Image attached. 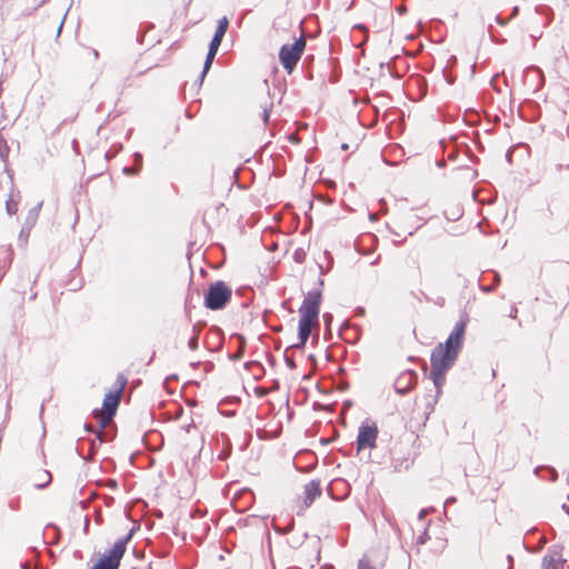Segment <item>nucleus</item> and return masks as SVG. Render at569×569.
Instances as JSON below:
<instances>
[{"label": "nucleus", "mask_w": 569, "mask_h": 569, "mask_svg": "<svg viewBox=\"0 0 569 569\" xmlns=\"http://www.w3.org/2000/svg\"><path fill=\"white\" fill-rule=\"evenodd\" d=\"M466 327V321L457 322L447 340L443 343H438L431 352L430 378L433 386L417 395L413 400L408 419L409 428L413 432L418 433L425 429L430 415L436 408L446 380V372L453 366L462 348Z\"/></svg>", "instance_id": "f257e3e1"}, {"label": "nucleus", "mask_w": 569, "mask_h": 569, "mask_svg": "<svg viewBox=\"0 0 569 569\" xmlns=\"http://www.w3.org/2000/svg\"><path fill=\"white\" fill-rule=\"evenodd\" d=\"M322 296L319 290H311L299 308V342L295 347H305L313 329L319 327V313Z\"/></svg>", "instance_id": "f03ea898"}, {"label": "nucleus", "mask_w": 569, "mask_h": 569, "mask_svg": "<svg viewBox=\"0 0 569 569\" xmlns=\"http://www.w3.org/2000/svg\"><path fill=\"white\" fill-rule=\"evenodd\" d=\"M127 378L124 375L119 373L114 382V389L106 395L102 408L94 410V417L101 428H106L112 420L120 405L123 391L127 386Z\"/></svg>", "instance_id": "7ed1b4c3"}, {"label": "nucleus", "mask_w": 569, "mask_h": 569, "mask_svg": "<svg viewBox=\"0 0 569 569\" xmlns=\"http://www.w3.org/2000/svg\"><path fill=\"white\" fill-rule=\"evenodd\" d=\"M306 38L301 34L298 39L295 40L293 43L283 44L279 51V61L283 69L291 74L297 67L305 49H306Z\"/></svg>", "instance_id": "20e7f679"}, {"label": "nucleus", "mask_w": 569, "mask_h": 569, "mask_svg": "<svg viewBox=\"0 0 569 569\" xmlns=\"http://www.w3.org/2000/svg\"><path fill=\"white\" fill-rule=\"evenodd\" d=\"M131 537L132 532H129L126 537L117 540L112 548L91 569H118Z\"/></svg>", "instance_id": "39448f33"}, {"label": "nucleus", "mask_w": 569, "mask_h": 569, "mask_svg": "<svg viewBox=\"0 0 569 569\" xmlns=\"http://www.w3.org/2000/svg\"><path fill=\"white\" fill-rule=\"evenodd\" d=\"M232 296V288L224 281H216L210 284L204 296V306L210 310H220L226 307Z\"/></svg>", "instance_id": "423d86ee"}, {"label": "nucleus", "mask_w": 569, "mask_h": 569, "mask_svg": "<svg viewBox=\"0 0 569 569\" xmlns=\"http://www.w3.org/2000/svg\"><path fill=\"white\" fill-rule=\"evenodd\" d=\"M379 429L375 422H363L357 436V450L375 449L377 447V439Z\"/></svg>", "instance_id": "0eeeda50"}, {"label": "nucleus", "mask_w": 569, "mask_h": 569, "mask_svg": "<svg viewBox=\"0 0 569 569\" xmlns=\"http://www.w3.org/2000/svg\"><path fill=\"white\" fill-rule=\"evenodd\" d=\"M321 487L318 480H311L303 486L301 496H298L296 506L299 510L303 511L309 508L312 502L321 496Z\"/></svg>", "instance_id": "6e6552de"}, {"label": "nucleus", "mask_w": 569, "mask_h": 569, "mask_svg": "<svg viewBox=\"0 0 569 569\" xmlns=\"http://www.w3.org/2000/svg\"><path fill=\"white\" fill-rule=\"evenodd\" d=\"M416 380V375L413 371L405 372L396 382V390L399 393H405L408 388H410Z\"/></svg>", "instance_id": "1a4fd4ad"}, {"label": "nucleus", "mask_w": 569, "mask_h": 569, "mask_svg": "<svg viewBox=\"0 0 569 569\" xmlns=\"http://www.w3.org/2000/svg\"><path fill=\"white\" fill-rule=\"evenodd\" d=\"M229 27V19L227 17H222L218 20V26L214 32V36L211 40L212 43L220 46L222 42V39L227 32V29Z\"/></svg>", "instance_id": "9d476101"}, {"label": "nucleus", "mask_w": 569, "mask_h": 569, "mask_svg": "<svg viewBox=\"0 0 569 569\" xmlns=\"http://www.w3.org/2000/svg\"><path fill=\"white\" fill-rule=\"evenodd\" d=\"M219 47L220 46L210 42L209 51L207 53V58H206V61H204L202 74H206L208 72V70L210 69V67L212 64V61H213V59H214V57H216V54L218 52Z\"/></svg>", "instance_id": "9b49d317"}, {"label": "nucleus", "mask_w": 569, "mask_h": 569, "mask_svg": "<svg viewBox=\"0 0 569 569\" xmlns=\"http://www.w3.org/2000/svg\"><path fill=\"white\" fill-rule=\"evenodd\" d=\"M542 567L543 569H560L559 560L557 559V555L547 553L542 558Z\"/></svg>", "instance_id": "f8f14e48"}, {"label": "nucleus", "mask_w": 569, "mask_h": 569, "mask_svg": "<svg viewBox=\"0 0 569 569\" xmlns=\"http://www.w3.org/2000/svg\"><path fill=\"white\" fill-rule=\"evenodd\" d=\"M392 23V14L389 11H386L382 14L381 21L379 23H375L377 27V31L382 32L387 30Z\"/></svg>", "instance_id": "ddd939ff"}, {"label": "nucleus", "mask_w": 569, "mask_h": 569, "mask_svg": "<svg viewBox=\"0 0 569 569\" xmlns=\"http://www.w3.org/2000/svg\"><path fill=\"white\" fill-rule=\"evenodd\" d=\"M542 471H546L548 472V477H549V480L555 482L557 479H558V472L556 471V469L551 468V467H538L535 469V473L545 479V476L541 475Z\"/></svg>", "instance_id": "4468645a"}, {"label": "nucleus", "mask_w": 569, "mask_h": 569, "mask_svg": "<svg viewBox=\"0 0 569 569\" xmlns=\"http://www.w3.org/2000/svg\"><path fill=\"white\" fill-rule=\"evenodd\" d=\"M50 480H51V476H50V473H49V472H47V471H44V472H43V475H42V477H41V478H39V481H41V482L36 483V486H37V487H39V488H42V487H44L46 485H48V483L50 482Z\"/></svg>", "instance_id": "2eb2a0df"}, {"label": "nucleus", "mask_w": 569, "mask_h": 569, "mask_svg": "<svg viewBox=\"0 0 569 569\" xmlns=\"http://www.w3.org/2000/svg\"><path fill=\"white\" fill-rule=\"evenodd\" d=\"M272 107V104L270 103V107H263L262 108V112H261V119L263 121V123H268L269 121V117H270V108Z\"/></svg>", "instance_id": "dca6fc26"}, {"label": "nucleus", "mask_w": 569, "mask_h": 569, "mask_svg": "<svg viewBox=\"0 0 569 569\" xmlns=\"http://www.w3.org/2000/svg\"><path fill=\"white\" fill-rule=\"evenodd\" d=\"M358 569H376L368 560H360L358 563Z\"/></svg>", "instance_id": "f3484780"}, {"label": "nucleus", "mask_w": 569, "mask_h": 569, "mask_svg": "<svg viewBox=\"0 0 569 569\" xmlns=\"http://www.w3.org/2000/svg\"><path fill=\"white\" fill-rule=\"evenodd\" d=\"M188 345H189V348H190L191 350H196V349H197V347H198V337H197V335H193V336L189 339Z\"/></svg>", "instance_id": "a211bd4d"}, {"label": "nucleus", "mask_w": 569, "mask_h": 569, "mask_svg": "<svg viewBox=\"0 0 569 569\" xmlns=\"http://www.w3.org/2000/svg\"><path fill=\"white\" fill-rule=\"evenodd\" d=\"M506 569H513V557L511 555L507 556V567Z\"/></svg>", "instance_id": "6ab92c4d"}, {"label": "nucleus", "mask_w": 569, "mask_h": 569, "mask_svg": "<svg viewBox=\"0 0 569 569\" xmlns=\"http://www.w3.org/2000/svg\"><path fill=\"white\" fill-rule=\"evenodd\" d=\"M516 315H517V308L511 307V308H510L509 317H511V318H516Z\"/></svg>", "instance_id": "aec40b11"}, {"label": "nucleus", "mask_w": 569, "mask_h": 569, "mask_svg": "<svg viewBox=\"0 0 569 569\" xmlns=\"http://www.w3.org/2000/svg\"><path fill=\"white\" fill-rule=\"evenodd\" d=\"M7 210L9 213H13L16 211V209H13V207L10 204V202L7 203Z\"/></svg>", "instance_id": "412c9836"}, {"label": "nucleus", "mask_w": 569, "mask_h": 569, "mask_svg": "<svg viewBox=\"0 0 569 569\" xmlns=\"http://www.w3.org/2000/svg\"><path fill=\"white\" fill-rule=\"evenodd\" d=\"M356 28L360 29L361 31L367 32V27L365 24H357Z\"/></svg>", "instance_id": "4be33fe9"}, {"label": "nucleus", "mask_w": 569, "mask_h": 569, "mask_svg": "<svg viewBox=\"0 0 569 569\" xmlns=\"http://www.w3.org/2000/svg\"><path fill=\"white\" fill-rule=\"evenodd\" d=\"M506 159H507V161H509V162L511 161V151H510V150H508V151H507V153H506Z\"/></svg>", "instance_id": "5701e85b"}, {"label": "nucleus", "mask_w": 569, "mask_h": 569, "mask_svg": "<svg viewBox=\"0 0 569 569\" xmlns=\"http://www.w3.org/2000/svg\"><path fill=\"white\" fill-rule=\"evenodd\" d=\"M497 77H498V74H495V76H493V78H492V80H491L492 86H495V81H496Z\"/></svg>", "instance_id": "b1692460"}, {"label": "nucleus", "mask_w": 569, "mask_h": 569, "mask_svg": "<svg viewBox=\"0 0 569 569\" xmlns=\"http://www.w3.org/2000/svg\"><path fill=\"white\" fill-rule=\"evenodd\" d=\"M499 23H500V26H503V24H505V21L502 20V18H501V17H500Z\"/></svg>", "instance_id": "393cba45"}, {"label": "nucleus", "mask_w": 569, "mask_h": 569, "mask_svg": "<svg viewBox=\"0 0 569 569\" xmlns=\"http://www.w3.org/2000/svg\"><path fill=\"white\" fill-rule=\"evenodd\" d=\"M567 482L569 483V471H568V475H567Z\"/></svg>", "instance_id": "a878e982"}, {"label": "nucleus", "mask_w": 569, "mask_h": 569, "mask_svg": "<svg viewBox=\"0 0 569 569\" xmlns=\"http://www.w3.org/2000/svg\"><path fill=\"white\" fill-rule=\"evenodd\" d=\"M568 500H569V493H568Z\"/></svg>", "instance_id": "bb28decb"}]
</instances>
